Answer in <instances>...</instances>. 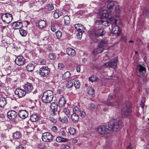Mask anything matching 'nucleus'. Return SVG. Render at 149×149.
Returning a JSON list of instances; mask_svg holds the SVG:
<instances>
[{
    "label": "nucleus",
    "instance_id": "1",
    "mask_svg": "<svg viewBox=\"0 0 149 149\" xmlns=\"http://www.w3.org/2000/svg\"><path fill=\"white\" fill-rule=\"evenodd\" d=\"M123 126V124L121 120L119 119H114L113 120L112 123L100 126L97 129V132L99 134H106L113 131H119Z\"/></svg>",
    "mask_w": 149,
    "mask_h": 149
},
{
    "label": "nucleus",
    "instance_id": "2",
    "mask_svg": "<svg viewBox=\"0 0 149 149\" xmlns=\"http://www.w3.org/2000/svg\"><path fill=\"white\" fill-rule=\"evenodd\" d=\"M53 97V92L51 90H47L43 93L42 99L44 102L48 103L52 101Z\"/></svg>",
    "mask_w": 149,
    "mask_h": 149
},
{
    "label": "nucleus",
    "instance_id": "3",
    "mask_svg": "<svg viewBox=\"0 0 149 149\" xmlns=\"http://www.w3.org/2000/svg\"><path fill=\"white\" fill-rule=\"evenodd\" d=\"M91 32L97 37L102 36L105 33L104 29L97 27H94L92 29Z\"/></svg>",
    "mask_w": 149,
    "mask_h": 149
},
{
    "label": "nucleus",
    "instance_id": "4",
    "mask_svg": "<svg viewBox=\"0 0 149 149\" xmlns=\"http://www.w3.org/2000/svg\"><path fill=\"white\" fill-rule=\"evenodd\" d=\"M146 68L141 64L138 65L136 68V72L138 76L142 77L144 76L146 73Z\"/></svg>",
    "mask_w": 149,
    "mask_h": 149
},
{
    "label": "nucleus",
    "instance_id": "5",
    "mask_svg": "<svg viewBox=\"0 0 149 149\" xmlns=\"http://www.w3.org/2000/svg\"><path fill=\"white\" fill-rule=\"evenodd\" d=\"M118 61V58L116 57L113 58L110 61L107 62L104 64V66L106 67L115 68L117 67V63Z\"/></svg>",
    "mask_w": 149,
    "mask_h": 149
},
{
    "label": "nucleus",
    "instance_id": "6",
    "mask_svg": "<svg viewBox=\"0 0 149 149\" xmlns=\"http://www.w3.org/2000/svg\"><path fill=\"white\" fill-rule=\"evenodd\" d=\"M1 15L3 21L6 23L8 24L12 20V16L10 14L8 13H2Z\"/></svg>",
    "mask_w": 149,
    "mask_h": 149
},
{
    "label": "nucleus",
    "instance_id": "7",
    "mask_svg": "<svg viewBox=\"0 0 149 149\" xmlns=\"http://www.w3.org/2000/svg\"><path fill=\"white\" fill-rule=\"evenodd\" d=\"M132 108L131 104L128 101H126L122 106V111L123 112H131Z\"/></svg>",
    "mask_w": 149,
    "mask_h": 149
},
{
    "label": "nucleus",
    "instance_id": "8",
    "mask_svg": "<svg viewBox=\"0 0 149 149\" xmlns=\"http://www.w3.org/2000/svg\"><path fill=\"white\" fill-rule=\"evenodd\" d=\"M52 136L49 132H45L42 134V139L44 142H49L52 141Z\"/></svg>",
    "mask_w": 149,
    "mask_h": 149
},
{
    "label": "nucleus",
    "instance_id": "9",
    "mask_svg": "<svg viewBox=\"0 0 149 149\" xmlns=\"http://www.w3.org/2000/svg\"><path fill=\"white\" fill-rule=\"evenodd\" d=\"M15 62L17 65L22 66L25 64L26 63V60L22 56H19L16 58Z\"/></svg>",
    "mask_w": 149,
    "mask_h": 149
},
{
    "label": "nucleus",
    "instance_id": "10",
    "mask_svg": "<svg viewBox=\"0 0 149 149\" xmlns=\"http://www.w3.org/2000/svg\"><path fill=\"white\" fill-rule=\"evenodd\" d=\"M49 72V69L47 67H43L40 68L39 73L41 76L45 77L48 75Z\"/></svg>",
    "mask_w": 149,
    "mask_h": 149
},
{
    "label": "nucleus",
    "instance_id": "11",
    "mask_svg": "<svg viewBox=\"0 0 149 149\" xmlns=\"http://www.w3.org/2000/svg\"><path fill=\"white\" fill-rule=\"evenodd\" d=\"M23 87L27 93L31 92L33 88L32 84L28 82H26L23 85Z\"/></svg>",
    "mask_w": 149,
    "mask_h": 149
},
{
    "label": "nucleus",
    "instance_id": "12",
    "mask_svg": "<svg viewBox=\"0 0 149 149\" xmlns=\"http://www.w3.org/2000/svg\"><path fill=\"white\" fill-rule=\"evenodd\" d=\"M15 93L16 95H17L19 97H21L24 96L26 93L25 90L20 88L16 89Z\"/></svg>",
    "mask_w": 149,
    "mask_h": 149
},
{
    "label": "nucleus",
    "instance_id": "13",
    "mask_svg": "<svg viewBox=\"0 0 149 149\" xmlns=\"http://www.w3.org/2000/svg\"><path fill=\"white\" fill-rule=\"evenodd\" d=\"M63 113L62 114V116H60L58 119V120L62 123H66L68 122V119L65 116L66 114L68 115L69 112H62Z\"/></svg>",
    "mask_w": 149,
    "mask_h": 149
},
{
    "label": "nucleus",
    "instance_id": "14",
    "mask_svg": "<svg viewBox=\"0 0 149 149\" xmlns=\"http://www.w3.org/2000/svg\"><path fill=\"white\" fill-rule=\"evenodd\" d=\"M100 17L101 19L107 18L109 16V14L106 10H102L99 13Z\"/></svg>",
    "mask_w": 149,
    "mask_h": 149
},
{
    "label": "nucleus",
    "instance_id": "15",
    "mask_svg": "<svg viewBox=\"0 0 149 149\" xmlns=\"http://www.w3.org/2000/svg\"><path fill=\"white\" fill-rule=\"evenodd\" d=\"M12 26L15 29H20L22 27V24L21 22H16L13 23Z\"/></svg>",
    "mask_w": 149,
    "mask_h": 149
},
{
    "label": "nucleus",
    "instance_id": "16",
    "mask_svg": "<svg viewBox=\"0 0 149 149\" xmlns=\"http://www.w3.org/2000/svg\"><path fill=\"white\" fill-rule=\"evenodd\" d=\"M112 32L115 34L119 35L120 33V31L119 27L117 25L112 26Z\"/></svg>",
    "mask_w": 149,
    "mask_h": 149
},
{
    "label": "nucleus",
    "instance_id": "17",
    "mask_svg": "<svg viewBox=\"0 0 149 149\" xmlns=\"http://www.w3.org/2000/svg\"><path fill=\"white\" fill-rule=\"evenodd\" d=\"M75 28L78 31L84 32L85 30L84 27L81 24H78L74 25Z\"/></svg>",
    "mask_w": 149,
    "mask_h": 149
},
{
    "label": "nucleus",
    "instance_id": "18",
    "mask_svg": "<svg viewBox=\"0 0 149 149\" xmlns=\"http://www.w3.org/2000/svg\"><path fill=\"white\" fill-rule=\"evenodd\" d=\"M7 116L10 119L13 120L17 116V112H7Z\"/></svg>",
    "mask_w": 149,
    "mask_h": 149
},
{
    "label": "nucleus",
    "instance_id": "19",
    "mask_svg": "<svg viewBox=\"0 0 149 149\" xmlns=\"http://www.w3.org/2000/svg\"><path fill=\"white\" fill-rule=\"evenodd\" d=\"M96 22H98L99 24H101L105 26H108L110 24V23L107 20H103L101 19L97 20L96 21Z\"/></svg>",
    "mask_w": 149,
    "mask_h": 149
},
{
    "label": "nucleus",
    "instance_id": "20",
    "mask_svg": "<svg viewBox=\"0 0 149 149\" xmlns=\"http://www.w3.org/2000/svg\"><path fill=\"white\" fill-rule=\"evenodd\" d=\"M71 118L73 122H76L79 120V116L76 113L73 112L71 115Z\"/></svg>",
    "mask_w": 149,
    "mask_h": 149
},
{
    "label": "nucleus",
    "instance_id": "21",
    "mask_svg": "<svg viewBox=\"0 0 149 149\" xmlns=\"http://www.w3.org/2000/svg\"><path fill=\"white\" fill-rule=\"evenodd\" d=\"M7 103L6 98L3 97H0V106L4 107Z\"/></svg>",
    "mask_w": 149,
    "mask_h": 149
},
{
    "label": "nucleus",
    "instance_id": "22",
    "mask_svg": "<svg viewBox=\"0 0 149 149\" xmlns=\"http://www.w3.org/2000/svg\"><path fill=\"white\" fill-rule=\"evenodd\" d=\"M107 4V7L109 10L112 9L114 5L116 3V2L113 1H108Z\"/></svg>",
    "mask_w": 149,
    "mask_h": 149
},
{
    "label": "nucleus",
    "instance_id": "23",
    "mask_svg": "<svg viewBox=\"0 0 149 149\" xmlns=\"http://www.w3.org/2000/svg\"><path fill=\"white\" fill-rule=\"evenodd\" d=\"M48 145L47 143H45L44 142H40L38 145V148L39 149H45L48 147Z\"/></svg>",
    "mask_w": 149,
    "mask_h": 149
},
{
    "label": "nucleus",
    "instance_id": "24",
    "mask_svg": "<svg viewBox=\"0 0 149 149\" xmlns=\"http://www.w3.org/2000/svg\"><path fill=\"white\" fill-rule=\"evenodd\" d=\"M66 52L69 55L74 56L76 54L75 50L71 48H68L67 49Z\"/></svg>",
    "mask_w": 149,
    "mask_h": 149
},
{
    "label": "nucleus",
    "instance_id": "25",
    "mask_svg": "<svg viewBox=\"0 0 149 149\" xmlns=\"http://www.w3.org/2000/svg\"><path fill=\"white\" fill-rule=\"evenodd\" d=\"M103 50V48H101L100 47H98V46H97V47L96 49H94L92 52V53L94 55H96L102 52Z\"/></svg>",
    "mask_w": 149,
    "mask_h": 149
},
{
    "label": "nucleus",
    "instance_id": "26",
    "mask_svg": "<svg viewBox=\"0 0 149 149\" xmlns=\"http://www.w3.org/2000/svg\"><path fill=\"white\" fill-rule=\"evenodd\" d=\"M21 133L19 131L16 132H15L13 133V138L16 139H20L21 137Z\"/></svg>",
    "mask_w": 149,
    "mask_h": 149
},
{
    "label": "nucleus",
    "instance_id": "27",
    "mask_svg": "<svg viewBox=\"0 0 149 149\" xmlns=\"http://www.w3.org/2000/svg\"><path fill=\"white\" fill-rule=\"evenodd\" d=\"M107 44V42L106 41L104 40H102L98 43V46L101 48H103L104 49L105 48V46Z\"/></svg>",
    "mask_w": 149,
    "mask_h": 149
},
{
    "label": "nucleus",
    "instance_id": "28",
    "mask_svg": "<svg viewBox=\"0 0 149 149\" xmlns=\"http://www.w3.org/2000/svg\"><path fill=\"white\" fill-rule=\"evenodd\" d=\"M35 66L33 63H29L26 66L27 70L30 72H31L33 70Z\"/></svg>",
    "mask_w": 149,
    "mask_h": 149
},
{
    "label": "nucleus",
    "instance_id": "29",
    "mask_svg": "<svg viewBox=\"0 0 149 149\" xmlns=\"http://www.w3.org/2000/svg\"><path fill=\"white\" fill-rule=\"evenodd\" d=\"M38 26L40 28L45 27L46 24V22L44 20H39L38 21Z\"/></svg>",
    "mask_w": 149,
    "mask_h": 149
},
{
    "label": "nucleus",
    "instance_id": "30",
    "mask_svg": "<svg viewBox=\"0 0 149 149\" xmlns=\"http://www.w3.org/2000/svg\"><path fill=\"white\" fill-rule=\"evenodd\" d=\"M30 118L31 120L33 122H35L39 120V117L36 114L34 113L31 116Z\"/></svg>",
    "mask_w": 149,
    "mask_h": 149
},
{
    "label": "nucleus",
    "instance_id": "31",
    "mask_svg": "<svg viewBox=\"0 0 149 149\" xmlns=\"http://www.w3.org/2000/svg\"><path fill=\"white\" fill-rule=\"evenodd\" d=\"M64 24L66 25H68L70 22V19L69 16L65 15L63 17Z\"/></svg>",
    "mask_w": 149,
    "mask_h": 149
},
{
    "label": "nucleus",
    "instance_id": "32",
    "mask_svg": "<svg viewBox=\"0 0 149 149\" xmlns=\"http://www.w3.org/2000/svg\"><path fill=\"white\" fill-rule=\"evenodd\" d=\"M70 73L68 71L65 72L62 76V79L63 80L67 79L70 78Z\"/></svg>",
    "mask_w": 149,
    "mask_h": 149
},
{
    "label": "nucleus",
    "instance_id": "33",
    "mask_svg": "<svg viewBox=\"0 0 149 149\" xmlns=\"http://www.w3.org/2000/svg\"><path fill=\"white\" fill-rule=\"evenodd\" d=\"M65 103V101L64 100V99L63 97L61 98L58 101V105L59 107H61L64 105V104Z\"/></svg>",
    "mask_w": 149,
    "mask_h": 149
},
{
    "label": "nucleus",
    "instance_id": "34",
    "mask_svg": "<svg viewBox=\"0 0 149 149\" xmlns=\"http://www.w3.org/2000/svg\"><path fill=\"white\" fill-rule=\"evenodd\" d=\"M67 139L65 138H63L61 137H58L56 138V141L58 142H66Z\"/></svg>",
    "mask_w": 149,
    "mask_h": 149
},
{
    "label": "nucleus",
    "instance_id": "35",
    "mask_svg": "<svg viewBox=\"0 0 149 149\" xmlns=\"http://www.w3.org/2000/svg\"><path fill=\"white\" fill-rule=\"evenodd\" d=\"M29 103H31V106H30V108L31 109H36V104L35 102L30 99H29Z\"/></svg>",
    "mask_w": 149,
    "mask_h": 149
},
{
    "label": "nucleus",
    "instance_id": "36",
    "mask_svg": "<svg viewBox=\"0 0 149 149\" xmlns=\"http://www.w3.org/2000/svg\"><path fill=\"white\" fill-rule=\"evenodd\" d=\"M88 94L92 96V97H94V90L93 88H90L88 91Z\"/></svg>",
    "mask_w": 149,
    "mask_h": 149
},
{
    "label": "nucleus",
    "instance_id": "37",
    "mask_svg": "<svg viewBox=\"0 0 149 149\" xmlns=\"http://www.w3.org/2000/svg\"><path fill=\"white\" fill-rule=\"evenodd\" d=\"M68 130V132L71 135H73L76 132L75 129L73 127L69 128Z\"/></svg>",
    "mask_w": 149,
    "mask_h": 149
},
{
    "label": "nucleus",
    "instance_id": "38",
    "mask_svg": "<svg viewBox=\"0 0 149 149\" xmlns=\"http://www.w3.org/2000/svg\"><path fill=\"white\" fill-rule=\"evenodd\" d=\"M65 86L68 88H71L73 85V83L71 81H68L65 84Z\"/></svg>",
    "mask_w": 149,
    "mask_h": 149
},
{
    "label": "nucleus",
    "instance_id": "39",
    "mask_svg": "<svg viewBox=\"0 0 149 149\" xmlns=\"http://www.w3.org/2000/svg\"><path fill=\"white\" fill-rule=\"evenodd\" d=\"M74 84L76 88L78 89L79 88L80 84L78 80H75L74 82Z\"/></svg>",
    "mask_w": 149,
    "mask_h": 149
},
{
    "label": "nucleus",
    "instance_id": "40",
    "mask_svg": "<svg viewBox=\"0 0 149 149\" xmlns=\"http://www.w3.org/2000/svg\"><path fill=\"white\" fill-rule=\"evenodd\" d=\"M19 31L20 35L22 36H25L26 35V31L22 29L21 28L19 30Z\"/></svg>",
    "mask_w": 149,
    "mask_h": 149
},
{
    "label": "nucleus",
    "instance_id": "41",
    "mask_svg": "<svg viewBox=\"0 0 149 149\" xmlns=\"http://www.w3.org/2000/svg\"><path fill=\"white\" fill-rule=\"evenodd\" d=\"M116 19H113L112 18L110 20V23L111 25V27L116 26V22H117Z\"/></svg>",
    "mask_w": 149,
    "mask_h": 149
},
{
    "label": "nucleus",
    "instance_id": "42",
    "mask_svg": "<svg viewBox=\"0 0 149 149\" xmlns=\"http://www.w3.org/2000/svg\"><path fill=\"white\" fill-rule=\"evenodd\" d=\"M130 115V112H122V115L123 117L127 118Z\"/></svg>",
    "mask_w": 149,
    "mask_h": 149
},
{
    "label": "nucleus",
    "instance_id": "43",
    "mask_svg": "<svg viewBox=\"0 0 149 149\" xmlns=\"http://www.w3.org/2000/svg\"><path fill=\"white\" fill-rule=\"evenodd\" d=\"M56 106V104H55V102H53L51 103V108L53 111V112L55 111Z\"/></svg>",
    "mask_w": 149,
    "mask_h": 149
},
{
    "label": "nucleus",
    "instance_id": "44",
    "mask_svg": "<svg viewBox=\"0 0 149 149\" xmlns=\"http://www.w3.org/2000/svg\"><path fill=\"white\" fill-rule=\"evenodd\" d=\"M62 33L59 30L56 31V38H60L61 36Z\"/></svg>",
    "mask_w": 149,
    "mask_h": 149
},
{
    "label": "nucleus",
    "instance_id": "45",
    "mask_svg": "<svg viewBox=\"0 0 149 149\" xmlns=\"http://www.w3.org/2000/svg\"><path fill=\"white\" fill-rule=\"evenodd\" d=\"M83 31H79L77 33V38L79 39H80L81 38L82 35Z\"/></svg>",
    "mask_w": 149,
    "mask_h": 149
},
{
    "label": "nucleus",
    "instance_id": "46",
    "mask_svg": "<svg viewBox=\"0 0 149 149\" xmlns=\"http://www.w3.org/2000/svg\"><path fill=\"white\" fill-rule=\"evenodd\" d=\"M49 57L51 60H54L55 59L56 56L54 54L52 53L49 54Z\"/></svg>",
    "mask_w": 149,
    "mask_h": 149
},
{
    "label": "nucleus",
    "instance_id": "47",
    "mask_svg": "<svg viewBox=\"0 0 149 149\" xmlns=\"http://www.w3.org/2000/svg\"><path fill=\"white\" fill-rule=\"evenodd\" d=\"M61 148V149H71L69 146L65 145H62Z\"/></svg>",
    "mask_w": 149,
    "mask_h": 149
},
{
    "label": "nucleus",
    "instance_id": "48",
    "mask_svg": "<svg viewBox=\"0 0 149 149\" xmlns=\"http://www.w3.org/2000/svg\"><path fill=\"white\" fill-rule=\"evenodd\" d=\"M64 68V65L61 63H59L58 65V69L60 70H62Z\"/></svg>",
    "mask_w": 149,
    "mask_h": 149
},
{
    "label": "nucleus",
    "instance_id": "49",
    "mask_svg": "<svg viewBox=\"0 0 149 149\" xmlns=\"http://www.w3.org/2000/svg\"><path fill=\"white\" fill-rule=\"evenodd\" d=\"M118 100H117L116 101V102L114 103H109L108 104V105L109 106H117V105H118L119 104V103L118 102Z\"/></svg>",
    "mask_w": 149,
    "mask_h": 149
},
{
    "label": "nucleus",
    "instance_id": "50",
    "mask_svg": "<svg viewBox=\"0 0 149 149\" xmlns=\"http://www.w3.org/2000/svg\"><path fill=\"white\" fill-rule=\"evenodd\" d=\"M63 13L59 10H56V14H57L58 17H56V19L58 18L60 16H61L63 14Z\"/></svg>",
    "mask_w": 149,
    "mask_h": 149
},
{
    "label": "nucleus",
    "instance_id": "51",
    "mask_svg": "<svg viewBox=\"0 0 149 149\" xmlns=\"http://www.w3.org/2000/svg\"><path fill=\"white\" fill-rule=\"evenodd\" d=\"M48 9L49 10H51L53 9L54 6L52 4H49L48 5Z\"/></svg>",
    "mask_w": 149,
    "mask_h": 149
},
{
    "label": "nucleus",
    "instance_id": "52",
    "mask_svg": "<svg viewBox=\"0 0 149 149\" xmlns=\"http://www.w3.org/2000/svg\"><path fill=\"white\" fill-rule=\"evenodd\" d=\"M28 112H26V114H23L21 115V116H20V117L23 119H25L28 116Z\"/></svg>",
    "mask_w": 149,
    "mask_h": 149
},
{
    "label": "nucleus",
    "instance_id": "53",
    "mask_svg": "<svg viewBox=\"0 0 149 149\" xmlns=\"http://www.w3.org/2000/svg\"><path fill=\"white\" fill-rule=\"evenodd\" d=\"M89 79L90 81H91L92 82L95 81H96V79L94 78V77H90Z\"/></svg>",
    "mask_w": 149,
    "mask_h": 149
},
{
    "label": "nucleus",
    "instance_id": "54",
    "mask_svg": "<svg viewBox=\"0 0 149 149\" xmlns=\"http://www.w3.org/2000/svg\"><path fill=\"white\" fill-rule=\"evenodd\" d=\"M89 107L92 110L93 109H94L95 106L94 104L93 103H91L90 104H89Z\"/></svg>",
    "mask_w": 149,
    "mask_h": 149
},
{
    "label": "nucleus",
    "instance_id": "55",
    "mask_svg": "<svg viewBox=\"0 0 149 149\" xmlns=\"http://www.w3.org/2000/svg\"><path fill=\"white\" fill-rule=\"evenodd\" d=\"M51 30L53 32H55L56 30L55 26L54 25H52L51 26Z\"/></svg>",
    "mask_w": 149,
    "mask_h": 149
},
{
    "label": "nucleus",
    "instance_id": "56",
    "mask_svg": "<svg viewBox=\"0 0 149 149\" xmlns=\"http://www.w3.org/2000/svg\"><path fill=\"white\" fill-rule=\"evenodd\" d=\"M16 149H25L24 147L22 145H19L16 148Z\"/></svg>",
    "mask_w": 149,
    "mask_h": 149
},
{
    "label": "nucleus",
    "instance_id": "57",
    "mask_svg": "<svg viewBox=\"0 0 149 149\" xmlns=\"http://www.w3.org/2000/svg\"><path fill=\"white\" fill-rule=\"evenodd\" d=\"M115 9L116 11H117V12H119L120 11V8L119 6L118 5L116 6L115 8Z\"/></svg>",
    "mask_w": 149,
    "mask_h": 149
},
{
    "label": "nucleus",
    "instance_id": "58",
    "mask_svg": "<svg viewBox=\"0 0 149 149\" xmlns=\"http://www.w3.org/2000/svg\"><path fill=\"white\" fill-rule=\"evenodd\" d=\"M73 112H76L79 111V108L77 107H74L73 109Z\"/></svg>",
    "mask_w": 149,
    "mask_h": 149
},
{
    "label": "nucleus",
    "instance_id": "59",
    "mask_svg": "<svg viewBox=\"0 0 149 149\" xmlns=\"http://www.w3.org/2000/svg\"><path fill=\"white\" fill-rule=\"evenodd\" d=\"M40 63L42 65H44L46 63V61L44 59L40 61Z\"/></svg>",
    "mask_w": 149,
    "mask_h": 149
},
{
    "label": "nucleus",
    "instance_id": "60",
    "mask_svg": "<svg viewBox=\"0 0 149 149\" xmlns=\"http://www.w3.org/2000/svg\"><path fill=\"white\" fill-rule=\"evenodd\" d=\"M76 70L78 72H79L80 70V66L78 65L76 67Z\"/></svg>",
    "mask_w": 149,
    "mask_h": 149
},
{
    "label": "nucleus",
    "instance_id": "61",
    "mask_svg": "<svg viewBox=\"0 0 149 149\" xmlns=\"http://www.w3.org/2000/svg\"><path fill=\"white\" fill-rule=\"evenodd\" d=\"M112 98V96L111 94H109L108 98V100L110 101Z\"/></svg>",
    "mask_w": 149,
    "mask_h": 149
},
{
    "label": "nucleus",
    "instance_id": "62",
    "mask_svg": "<svg viewBox=\"0 0 149 149\" xmlns=\"http://www.w3.org/2000/svg\"><path fill=\"white\" fill-rule=\"evenodd\" d=\"M62 19L61 20H60L59 21L58 20H57V22H56V24H57V25H58L59 26H61V23L62 22Z\"/></svg>",
    "mask_w": 149,
    "mask_h": 149
},
{
    "label": "nucleus",
    "instance_id": "63",
    "mask_svg": "<svg viewBox=\"0 0 149 149\" xmlns=\"http://www.w3.org/2000/svg\"><path fill=\"white\" fill-rule=\"evenodd\" d=\"M52 130L54 132H56V127L55 126H53L52 128Z\"/></svg>",
    "mask_w": 149,
    "mask_h": 149
},
{
    "label": "nucleus",
    "instance_id": "64",
    "mask_svg": "<svg viewBox=\"0 0 149 149\" xmlns=\"http://www.w3.org/2000/svg\"><path fill=\"white\" fill-rule=\"evenodd\" d=\"M146 16L147 17L149 18V12L148 11H146Z\"/></svg>",
    "mask_w": 149,
    "mask_h": 149
}]
</instances>
